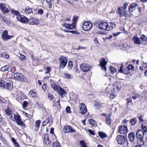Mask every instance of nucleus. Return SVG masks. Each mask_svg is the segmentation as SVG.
I'll return each mask as SVG.
<instances>
[{"mask_svg":"<svg viewBox=\"0 0 147 147\" xmlns=\"http://www.w3.org/2000/svg\"><path fill=\"white\" fill-rule=\"evenodd\" d=\"M121 87V82L116 81L113 85H109L106 88L105 92L104 93L105 94L107 95L110 93V98L113 99L115 97V94L114 93L115 92H118Z\"/></svg>","mask_w":147,"mask_h":147,"instance_id":"obj_1","label":"nucleus"},{"mask_svg":"<svg viewBox=\"0 0 147 147\" xmlns=\"http://www.w3.org/2000/svg\"><path fill=\"white\" fill-rule=\"evenodd\" d=\"M114 26V24L112 23L101 22L98 24V27L100 30L109 31L113 29Z\"/></svg>","mask_w":147,"mask_h":147,"instance_id":"obj_2","label":"nucleus"},{"mask_svg":"<svg viewBox=\"0 0 147 147\" xmlns=\"http://www.w3.org/2000/svg\"><path fill=\"white\" fill-rule=\"evenodd\" d=\"M128 5L127 3H125L123 5V7H119L118 8V12L120 16H125V17L128 18L129 14L128 13V11L126 10Z\"/></svg>","mask_w":147,"mask_h":147,"instance_id":"obj_3","label":"nucleus"},{"mask_svg":"<svg viewBox=\"0 0 147 147\" xmlns=\"http://www.w3.org/2000/svg\"><path fill=\"white\" fill-rule=\"evenodd\" d=\"M11 119L13 121H16L18 125L21 126L23 128L26 127V125L21 120L20 116L19 115L14 114L13 116H11Z\"/></svg>","mask_w":147,"mask_h":147,"instance_id":"obj_4","label":"nucleus"},{"mask_svg":"<svg viewBox=\"0 0 147 147\" xmlns=\"http://www.w3.org/2000/svg\"><path fill=\"white\" fill-rule=\"evenodd\" d=\"M92 26V24L89 21L84 22L82 25L83 30L86 31H89Z\"/></svg>","mask_w":147,"mask_h":147,"instance_id":"obj_5","label":"nucleus"},{"mask_svg":"<svg viewBox=\"0 0 147 147\" xmlns=\"http://www.w3.org/2000/svg\"><path fill=\"white\" fill-rule=\"evenodd\" d=\"M59 60L60 61V65L61 68H62V69L64 68L67 63V57L61 56L59 58Z\"/></svg>","mask_w":147,"mask_h":147,"instance_id":"obj_6","label":"nucleus"},{"mask_svg":"<svg viewBox=\"0 0 147 147\" xmlns=\"http://www.w3.org/2000/svg\"><path fill=\"white\" fill-rule=\"evenodd\" d=\"M80 69L83 71L87 72L90 70L92 67L87 64H82L80 65Z\"/></svg>","mask_w":147,"mask_h":147,"instance_id":"obj_7","label":"nucleus"},{"mask_svg":"<svg viewBox=\"0 0 147 147\" xmlns=\"http://www.w3.org/2000/svg\"><path fill=\"white\" fill-rule=\"evenodd\" d=\"M1 38L5 41H6L13 38V36L8 34V31L6 30H4L1 36Z\"/></svg>","mask_w":147,"mask_h":147,"instance_id":"obj_8","label":"nucleus"},{"mask_svg":"<svg viewBox=\"0 0 147 147\" xmlns=\"http://www.w3.org/2000/svg\"><path fill=\"white\" fill-rule=\"evenodd\" d=\"M107 63V62L106 61L105 58L100 59V61L99 62V65L101 67L102 70H104L105 71H106V65Z\"/></svg>","mask_w":147,"mask_h":147,"instance_id":"obj_9","label":"nucleus"},{"mask_svg":"<svg viewBox=\"0 0 147 147\" xmlns=\"http://www.w3.org/2000/svg\"><path fill=\"white\" fill-rule=\"evenodd\" d=\"M11 86V83L7 82L2 80H0V87L8 89Z\"/></svg>","mask_w":147,"mask_h":147,"instance_id":"obj_10","label":"nucleus"},{"mask_svg":"<svg viewBox=\"0 0 147 147\" xmlns=\"http://www.w3.org/2000/svg\"><path fill=\"white\" fill-rule=\"evenodd\" d=\"M118 131L121 134H125L127 132V127L124 125H121L119 127Z\"/></svg>","mask_w":147,"mask_h":147,"instance_id":"obj_11","label":"nucleus"},{"mask_svg":"<svg viewBox=\"0 0 147 147\" xmlns=\"http://www.w3.org/2000/svg\"><path fill=\"white\" fill-rule=\"evenodd\" d=\"M119 144H123L125 142L126 137L125 136H122L120 135L118 136L116 139Z\"/></svg>","mask_w":147,"mask_h":147,"instance_id":"obj_12","label":"nucleus"},{"mask_svg":"<svg viewBox=\"0 0 147 147\" xmlns=\"http://www.w3.org/2000/svg\"><path fill=\"white\" fill-rule=\"evenodd\" d=\"M63 130L65 133L69 132L74 133L75 132V130L73 129L71 126L68 125H67L64 127Z\"/></svg>","mask_w":147,"mask_h":147,"instance_id":"obj_13","label":"nucleus"},{"mask_svg":"<svg viewBox=\"0 0 147 147\" xmlns=\"http://www.w3.org/2000/svg\"><path fill=\"white\" fill-rule=\"evenodd\" d=\"M87 111L86 107L85 104L83 103H81L80 109V113L82 114H84L86 113Z\"/></svg>","mask_w":147,"mask_h":147,"instance_id":"obj_14","label":"nucleus"},{"mask_svg":"<svg viewBox=\"0 0 147 147\" xmlns=\"http://www.w3.org/2000/svg\"><path fill=\"white\" fill-rule=\"evenodd\" d=\"M17 20L23 23H25L28 22V19L24 15H20L19 17L17 18Z\"/></svg>","mask_w":147,"mask_h":147,"instance_id":"obj_15","label":"nucleus"},{"mask_svg":"<svg viewBox=\"0 0 147 147\" xmlns=\"http://www.w3.org/2000/svg\"><path fill=\"white\" fill-rule=\"evenodd\" d=\"M28 22L30 24L37 25L39 23V21L34 18H31L28 19Z\"/></svg>","mask_w":147,"mask_h":147,"instance_id":"obj_16","label":"nucleus"},{"mask_svg":"<svg viewBox=\"0 0 147 147\" xmlns=\"http://www.w3.org/2000/svg\"><path fill=\"white\" fill-rule=\"evenodd\" d=\"M141 44L144 45H147V37L144 35H142L140 37Z\"/></svg>","mask_w":147,"mask_h":147,"instance_id":"obj_17","label":"nucleus"},{"mask_svg":"<svg viewBox=\"0 0 147 147\" xmlns=\"http://www.w3.org/2000/svg\"><path fill=\"white\" fill-rule=\"evenodd\" d=\"M136 137L138 138H143L144 136V132L141 129H138L136 132Z\"/></svg>","mask_w":147,"mask_h":147,"instance_id":"obj_18","label":"nucleus"},{"mask_svg":"<svg viewBox=\"0 0 147 147\" xmlns=\"http://www.w3.org/2000/svg\"><path fill=\"white\" fill-rule=\"evenodd\" d=\"M133 40L134 44L138 45L141 44V40H140V38H139L137 36H134L133 38Z\"/></svg>","mask_w":147,"mask_h":147,"instance_id":"obj_19","label":"nucleus"},{"mask_svg":"<svg viewBox=\"0 0 147 147\" xmlns=\"http://www.w3.org/2000/svg\"><path fill=\"white\" fill-rule=\"evenodd\" d=\"M44 139L45 142L46 144L47 145L50 146L51 145V142L49 139V137L48 134H45Z\"/></svg>","mask_w":147,"mask_h":147,"instance_id":"obj_20","label":"nucleus"},{"mask_svg":"<svg viewBox=\"0 0 147 147\" xmlns=\"http://www.w3.org/2000/svg\"><path fill=\"white\" fill-rule=\"evenodd\" d=\"M57 92L61 95L62 97H63V96L65 95L66 94V91L60 87H59V88Z\"/></svg>","mask_w":147,"mask_h":147,"instance_id":"obj_21","label":"nucleus"},{"mask_svg":"<svg viewBox=\"0 0 147 147\" xmlns=\"http://www.w3.org/2000/svg\"><path fill=\"white\" fill-rule=\"evenodd\" d=\"M1 69L2 71H11V66L8 65H5L2 67Z\"/></svg>","mask_w":147,"mask_h":147,"instance_id":"obj_22","label":"nucleus"},{"mask_svg":"<svg viewBox=\"0 0 147 147\" xmlns=\"http://www.w3.org/2000/svg\"><path fill=\"white\" fill-rule=\"evenodd\" d=\"M138 5V4L135 3H133L129 6V11L133 12L134 10L136 7Z\"/></svg>","mask_w":147,"mask_h":147,"instance_id":"obj_23","label":"nucleus"},{"mask_svg":"<svg viewBox=\"0 0 147 147\" xmlns=\"http://www.w3.org/2000/svg\"><path fill=\"white\" fill-rule=\"evenodd\" d=\"M15 76V80H22L23 78V76L21 74L18 73L15 74V75H14Z\"/></svg>","mask_w":147,"mask_h":147,"instance_id":"obj_24","label":"nucleus"},{"mask_svg":"<svg viewBox=\"0 0 147 147\" xmlns=\"http://www.w3.org/2000/svg\"><path fill=\"white\" fill-rule=\"evenodd\" d=\"M63 75L64 78L67 79H71L73 78L71 75L67 73H64Z\"/></svg>","mask_w":147,"mask_h":147,"instance_id":"obj_25","label":"nucleus"},{"mask_svg":"<svg viewBox=\"0 0 147 147\" xmlns=\"http://www.w3.org/2000/svg\"><path fill=\"white\" fill-rule=\"evenodd\" d=\"M98 134L99 136L102 139L105 138L107 137V135L105 133L102 132H99Z\"/></svg>","mask_w":147,"mask_h":147,"instance_id":"obj_26","label":"nucleus"},{"mask_svg":"<svg viewBox=\"0 0 147 147\" xmlns=\"http://www.w3.org/2000/svg\"><path fill=\"white\" fill-rule=\"evenodd\" d=\"M106 123L110 125L111 124V117L110 115H109L107 116L106 117Z\"/></svg>","mask_w":147,"mask_h":147,"instance_id":"obj_27","label":"nucleus"},{"mask_svg":"<svg viewBox=\"0 0 147 147\" xmlns=\"http://www.w3.org/2000/svg\"><path fill=\"white\" fill-rule=\"evenodd\" d=\"M51 87L55 91H56L57 92L59 89V87H60V86H58L55 83H53L51 85Z\"/></svg>","mask_w":147,"mask_h":147,"instance_id":"obj_28","label":"nucleus"},{"mask_svg":"<svg viewBox=\"0 0 147 147\" xmlns=\"http://www.w3.org/2000/svg\"><path fill=\"white\" fill-rule=\"evenodd\" d=\"M138 143L139 145L138 146H142L144 144V141L143 138H138Z\"/></svg>","mask_w":147,"mask_h":147,"instance_id":"obj_29","label":"nucleus"},{"mask_svg":"<svg viewBox=\"0 0 147 147\" xmlns=\"http://www.w3.org/2000/svg\"><path fill=\"white\" fill-rule=\"evenodd\" d=\"M11 13L14 15H15L17 17V19L18 17H19L20 15V13L17 11L15 10H14L13 9L11 11Z\"/></svg>","mask_w":147,"mask_h":147,"instance_id":"obj_30","label":"nucleus"},{"mask_svg":"<svg viewBox=\"0 0 147 147\" xmlns=\"http://www.w3.org/2000/svg\"><path fill=\"white\" fill-rule=\"evenodd\" d=\"M135 133L134 132L129 134V140L131 142H132L135 138Z\"/></svg>","mask_w":147,"mask_h":147,"instance_id":"obj_31","label":"nucleus"},{"mask_svg":"<svg viewBox=\"0 0 147 147\" xmlns=\"http://www.w3.org/2000/svg\"><path fill=\"white\" fill-rule=\"evenodd\" d=\"M25 11L27 14H29L32 12V10L31 8L27 7L25 8Z\"/></svg>","mask_w":147,"mask_h":147,"instance_id":"obj_32","label":"nucleus"},{"mask_svg":"<svg viewBox=\"0 0 147 147\" xmlns=\"http://www.w3.org/2000/svg\"><path fill=\"white\" fill-rule=\"evenodd\" d=\"M5 113L8 115H10L11 113V109L9 107H7L5 111Z\"/></svg>","mask_w":147,"mask_h":147,"instance_id":"obj_33","label":"nucleus"},{"mask_svg":"<svg viewBox=\"0 0 147 147\" xmlns=\"http://www.w3.org/2000/svg\"><path fill=\"white\" fill-rule=\"evenodd\" d=\"M130 70L133 71V74H134L136 72V70L134 69V67L132 64H129V70Z\"/></svg>","mask_w":147,"mask_h":147,"instance_id":"obj_34","label":"nucleus"},{"mask_svg":"<svg viewBox=\"0 0 147 147\" xmlns=\"http://www.w3.org/2000/svg\"><path fill=\"white\" fill-rule=\"evenodd\" d=\"M36 93L33 90L30 91L29 93V95L30 96H32L33 98H35L36 97Z\"/></svg>","mask_w":147,"mask_h":147,"instance_id":"obj_35","label":"nucleus"},{"mask_svg":"<svg viewBox=\"0 0 147 147\" xmlns=\"http://www.w3.org/2000/svg\"><path fill=\"white\" fill-rule=\"evenodd\" d=\"M1 11L4 14L6 13H8L9 11V9L7 8L6 7L5 5L4 7H3V9Z\"/></svg>","mask_w":147,"mask_h":147,"instance_id":"obj_36","label":"nucleus"},{"mask_svg":"<svg viewBox=\"0 0 147 147\" xmlns=\"http://www.w3.org/2000/svg\"><path fill=\"white\" fill-rule=\"evenodd\" d=\"M53 147H61L60 143L58 141H56L52 144Z\"/></svg>","mask_w":147,"mask_h":147,"instance_id":"obj_37","label":"nucleus"},{"mask_svg":"<svg viewBox=\"0 0 147 147\" xmlns=\"http://www.w3.org/2000/svg\"><path fill=\"white\" fill-rule=\"evenodd\" d=\"M88 122L92 126H94L95 124V121L93 119H90L88 120Z\"/></svg>","mask_w":147,"mask_h":147,"instance_id":"obj_38","label":"nucleus"},{"mask_svg":"<svg viewBox=\"0 0 147 147\" xmlns=\"http://www.w3.org/2000/svg\"><path fill=\"white\" fill-rule=\"evenodd\" d=\"M109 69L111 71V73L112 74H113L117 71L116 69L111 66H110Z\"/></svg>","mask_w":147,"mask_h":147,"instance_id":"obj_39","label":"nucleus"},{"mask_svg":"<svg viewBox=\"0 0 147 147\" xmlns=\"http://www.w3.org/2000/svg\"><path fill=\"white\" fill-rule=\"evenodd\" d=\"M137 120V119L136 118H134L131 119L130 121V122L131 123V125H134L136 123Z\"/></svg>","mask_w":147,"mask_h":147,"instance_id":"obj_40","label":"nucleus"},{"mask_svg":"<svg viewBox=\"0 0 147 147\" xmlns=\"http://www.w3.org/2000/svg\"><path fill=\"white\" fill-rule=\"evenodd\" d=\"M129 66H127L126 68H125L124 70L123 71V72L122 73L127 74L129 73Z\"/></svg>","mask_w":147,"mask_h":147,"instance_id":"obj_41","label":"nucleus"},{"mask_svg":"<svg viewBox=\"0 0 147 147\" xmlns=\"http://www.w3.org/2000/svg\"><path fill=\"white\" fill-rule=\"evenodd\" d=\"M141 127L142 129L143 130L144 132L146 133L147 132V127L146 126L142 124L141 125Z\"/></svg>","mask_w":147,"mask_h":147,"instance_id":"obj_42","label":"nucleus"},{"mask_svg":"<svg viewBox=\"0 0 147 147\" xmlns=\"http://www.w3.org/2000/svg\"><path fill=\"white\" fill-rule=\"evenodd\" d=\"M40 123L41 121L40 120H37L36 121L35 125L36 127L38 128V129L40 127Z\"/></svg>","mask_w":147,"mask_h":147,"instance_id":"obj_43","label":"nucleus"},{"mask_svg":"<svg viewBox=\"0 0 147 147\" xmlns=\"http://www.w3.org/2000/svg\"><path fill=\"white\" fill-rule=\"evenodd\" d=\"M74 26L70 24H68L67 28L69 29H73L74 28Z\"/></svg>","mask_w":147,"mask_h":147,"instance_id":"obj_44","label":"nucleus"},{"mask_svg":"<svg viewBox=\"0 0 147 147\" xmlns=\"http://www.w3.org/2000/svg\"><path fill=\"white\" fill-rule=\"evenodd\" d=\"M80 144L81 147H87L85 144V142L83 140H81L80 142Z\"/></svg>","mask_w":147,"mask_h":147,"instance_id":"obj_45","label":"nucleus"},{"mask_svg":"<svg viewBox=\"0 0 147 147\" xmlns=\"http://www.w3.org/2000/svg\"><path fill=\"white\" fill-rule=\"evenodd\" d=\"M15 73H12L10 74L9 75V77L10 78L12 79H14L15 77V76L14 75H15Z\"/></svg>","mask_w":147,"mask_h":147,"instance_id":"obj_46","label":"nucleus"},{"mask_svg":"<svg viewBox=\"0 0 147 147\" xmlns=\"http://www.w3.org/2000/svg\"><path fill=\"white\" fill-rule=\"evenodd\" d=\"M94 106L97 109H99L100 104L97 102H95L94 103Z\"/></svg>","mask_w":147,"mask_h":147,"instance_id":"obj_47","label":"nucleus"},{"mask_svg":"<svg viewBox=\"0 0 147 147\" xmlns=\"http://www.w3.org/2000/svg\"><path fill=\"white\" fill-rule=\"evenodd\" d=\"M48 98L49 100H51L53 98V97L52 94L51 93H49L48 95Z\"/></svg>","mask_w":147,"mask_h":147,"instance_id":"obj_48","label":"nucleus"},{"mask_svg":"<svg viewBox=\"0 0 147 147\" xmlns=\"http://www.w3.org/2000/svg\"><path fill=\"white\" fill-rule=\"evenodd\" d=\"M70 107L69 106H67L65 109L66 111L68 113H71V111L70 110Z\"/></svg>","mask_w":147,"mask_h":147,"instance_id":"obj_49","label":"nucleus"},{"mask_svg":"<svg viewBox=\"0 0 147 147\" xmlns=\"http://www.w3.org/2000/svg\"><path fill=\"white\" fill-rule=\"evenodd\" d=\"M28 104V103L26 101H24L22 105L23 107L24 108H26Z\"/></svg>","mask_w":147,"mask_h":147,"instance_id":"obj_50","label":"nucleus"},{"mask_svg":"<svg viewBox=\"0 0 147 147\" xmlns=\"http://www.w3.org/2000/svg\"><path fill=\"white\" fill-rule=\"evenodd\" d=\"M43 11L42 9H40L38 10L37 13L41 15L43 14Z\"/></svg>","mask_w":147,"mask_h":147,"instance_id":"obj_51","label":"nucleus"},{"mask_svg":"<svg viewBox=\"0 0 147 147\" xmlns=\"http://www.w3.org/2000/svg\"><path fill=\"white\" fill-rule=\"evenodd\" d=\"M20 58L21 60H24L26 59V57L25 55L20 54Z\"/></svg>","mask_w":147,"mask_h":147,"instance_id":"obj_52","label":"nucleus"},{"mask_svg":"<svg viewBox=\"0 0 147 147\" xmlns=\"http://www.w3.org/2000/svg\"><path fill=\"white\" fill-rule=\"evenodd\" d=\"M73 65L72 62L71 61H69L68 63V66L69 68H71Z\"/></svg>","mask_w":147,"mask_h":147,"instance_id":"obj_53","label":"nucleus"},{"mask_svg":"<svg viewBox=\"0 0 147 147\" xmlns=\"http://www.w3.org/2000/svg\"><path fill=\"white\" fill-rule=\"evenodd\" d=\"M1 57H4L6 59H7L9 57V55L7 54H5L4 55V54H2L1 55Z\"/></svg>","mask_w":147,"mask_h":147,"instance_id":"obj_54","label":"nucleus"},{"mask_svg":"<svg viewBox=\"0 0 147 147\" xmlns=\"http://www.w3.org/2000/svg\"><path fill=\"white\" fill-rule=\"evenodd\" d=\"M5 5V4L2 3H0V9H1V10L2 9H3V7H4Z\"/></svg>","mask_w":147,"mask_h":147,"instance_id":"obj_55","label":"nucleus"},{"mask_svg":"<svg viewBox=\"0 0 147 147\" xmlns=\"http://www.w3.org/2000/svg\"><path fill=\"white\" fill-rule=\"evenodd\" d=\"M51 70V68L49 67H47L46 71L45 72V73L46 74H48Z\"/></svg>","mask_w":147,"mask_h":147,"instance_id":"obj_56","label":"nucleus"},{"mask_svg":"<svg viewBox=\"0 0 147 147\" xmlns=\"http://www.w3.org/2000/svg\"><path fill=\"white\" fill-rule=\"evenodd\" d=\"M11 140L13 143L14 145L18 143L15 138L13 137L11 138Z\"/></svg>","mask_w":147,"mask_h":147,"instance_id":"obj_57","label":"nucleus"},{"mask_svg":"<svg viewBox=\"0 0 147 147\" xmlns=\"http://www.w3.org/2000/svg\"><path fill=\"white\" fill-rule=\"evenodd\" d=\"M77 19H78L77 17H75V16L74 17L73 19V23H75L76 22Z\"/></svg>","mask_w":147,"mask_h":147,"instance_id":"obj_58","label":"nucleus"},{"mask_svg":"<svg viewBox=\"0 0 147 147\" xmlns=\"http://www.w3.org/2000/svg\"><path fill=\"white\" fill-rule=\"evenodd\" d=\"M88 131L90 134L93 135H95L94 131L92 130L89 129L88 130Z\"/></svg>","mask_w":147,"mask_h":147,"instance_id":"obj_59","label":"nucleus"},{"mask_svg":"<svg viewBox=\"0 0 147 147\" xmlns=\"http://www.w3.org/2000/svg\"><path fill=\"white\" fill-rule=\"evenodd\" d=\"M23 113L24 115H25L26 116L28 117L29 118H30L32 117V116L31 115H29L28 114H27V113L25 112H24Z\"/></svg>","mask_w":147,"mask_h":147,"instance_id":"obj_60","label":"nucleus"},{"mask_svg":"<svg viewBox=\"0 0 147 147\" xmlns=\"http://www.w3.org/2000/svg\"><path fill=\"white\" fill-rule=\"evenodd\" d=\"M42 88L44 91H45L46 90V86L45 84H43L42 85Z\"/></svg>","mask_w":147,"mask_h":147,"instance_id":"obj_61","label":"nucleus"},{"mask_svg":"<svg viewBox=\"0 0 147 147\" xmlns=\"http://www.w3.org/2000/svg\"><path fill=\"white\" fill-rule=\"evenodd\" d=\"M49 7L50 8H51L52 5V2L50 0L49 1Z\"/></svg>","mask_w":147,"mask_h":147,"instance_id":"obj_62","label":"nucleus"},{"mask_svg":"<svg viewBox=\"0 0 147 147\" xmlns=\"http://www.w3.org/2000/svg\"><path fill=\"white\" fill-rule=\"evenodd\" d=\"M54 129L53 128H51L50 131V133L51 134H54Z\"/></svg>","mask_w":147,"mask_h":147,"instance_id":"obj_63","label":"nucleus"},{"mask_svg":"<svg viewBox=\"0 0 147 147\" xmlns=\"http://www.w3.org/2000/svg\"><path fill=\"white\" fill-rule=\"evenodd\" d=\"M85 48L84 47H83L80 46H79L78 48L77 49V50H79L81 49H85Z\"/></svg>","mask_w":147,"mask_h":147,"instance_id":"obj_64","label":"nucleus"}]
</instances>
